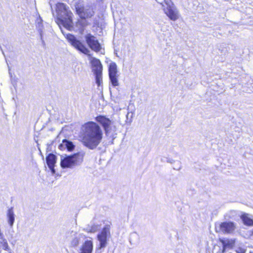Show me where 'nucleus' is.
<instances>
[{
    "label": "nucleus",
    "instance_id": "obj_22",
    "mask_svg": "<svg viewBox=\"0 0 253 253\" xmlns=\"http://www.w3.org/2000/svg\"><path fill=\"white\" fill-rule=\"evenodd\" d=\"M36 28L39 31L40 35L43 34V26L42 25V20L40 17L36 20Z\"/></svg>",
    "mask_w": 253,
    "mask_h": 253
},
{
    "label": "nucleus",
    "instance_id": "obj_17",
    "mask_svg": "<svg viewBox=\"0 0 253 253\" xmlns=\"http://www.w3.org/2000/svg\"><path fill=\"white\" fill-rule=\"evenodd\" d=\"M116 127L115 126L113 125V124H111L108 127H107L106 129H105V132L106 135L112 138V140H114L116 137Z\"/></svg>",
    "mask_w": 253,
    "mask_h": 253
},
{
    "label": "nucleus",
    "instance_id": "obj_6",
    "mask_svg": "<svg viewBox=\"0 0 253 253\" xmlns=\"http://www.w3.org/2000/svg\"><path fill=\"white\" fill-rule=\"evenodd\" d=\"M66 38L71 44L76 49L86 55H89V49L87 48L79 40H77L74 35L70 34H67Z\"/></svg>",
    "mask_w": 253,
    "mask_h": 253
},
{
    "label": "nucleus",
    "instance_id": "obj_10",
    "mask_svg": "<svg viewBox=\"0 0 253 253\" xmlns=\"http://www.w3.org/2000/svg\"><path fill=\"white\" fill-rule=\"evenodd\" d=\"M236 229L234 223L232 222H224L220 224V229L224 233H232Z\"/></svg>",
    "mask_w": 253,
    "mask_h": 253
},
{
    "label": "nucleus",
    "instance_id": "obj_11",
    "mask_svg": "<svg viewBox=\"0 0 253 253\" xmlns=\"http://www.w3.org/2000/svg\"><path fill=\"white\" fill-rule=\"evenodd\" d=\"M83 236L81 234L72 231L68 233L67 237H73L71 241V246L72 247H76L79 244L80 241Z\"/></svg>",
    "mask_w": 253,
    "mask_h": 253
},
{
    "label": "nucleus",
    "instance_id": "obj_7",
    "mask_svg": "<svg viewBox=\"0 0 253 253\" xmlns=\"http://www.w3.org/2000/svg\"><path fill=\"white\" fill-rule=\"evenodd\" d=\"M117 66L115 62H111L109 67V76L110 80L114 86L119 85L117 79Z\"/></svg>",
    "mask_w": 253,
    "mask_h": 253
},
{
    "label": "nucleus",
    "instance_id": "obj_8",
    "mask_svg": "<svg viewBox=\"0 0 253 253\" xmlns=\"http://www.w3.org/2000/svg\"><path fill=\"white\" fill-rule=\"evenodd\" d=\"M86 42L89 47L93 50L98 52L101 49V45L96 38L88 34L85 36Z\"/></svg>",
    "mask_w": 253,
    "mask_h": 253
},
{
    "label": "nucleus",
    "instance_id": "obj_5",
    "mask_svg": "<svg viewBox=\"0 0 253 253\" xmlns=\"http://www.w3.org/2000/svg\"><path fill=\"white\" fill-rule=\"evenodd\" d=\"M165 2L167 5L164 7L163 10L166 15L172 21L177 20L180 16L179 11L173 2L170 0H165Z\"/></svg>",
    "mask_w": 253,
    "mask_h": 253
},
{
    "label": "nucleus",
    "instance_id": "obj_26",
    "mask_svg": "<svg viewBox=\"0 0 253 253\" xmlns=\"http://www.w3.org/2000/svg\"><path fill=\"white\" fill-rule=\"evenodd\" d=\"M40 35L41 40L42 42V46H43V47H45L46 44H45V42L44 41L43 39V34Z\"/></svg>",
    "mask_w": 253,
    "mask_h": 253
},
{
    "label": "nucleus",
    "instance_id": "obj_4",
    "mask_svg": "<svg viewBox=\"0 0 253 253\" xmlns=\"http://www.w3.org/2000/svg\"><path fill=\"white\" fill-rule=\"evenodd\" d=\"M110 225H106L101 232L97 235V239L99 242V247L97 248L95 253H101V249L106 247L107 244V237L110 235Z\"/></svg>",
    "mask_w": 253,
    "mask_h": 253
},
{
    "label": "nucleus",
    "instance_id": "obj_19",
    "mask_svg": "<svg viewBox=\"0 0 253 253\" xmlns=\"http://www.w3.org/2000/svg\"><path fill=\"white\" fill-rule=\"evenodd\" d=\"M7 222L9 225L12 227L15 221V214L13 210V208L9 209L7 212Z\"/></svg>",
    "mask_w": 253,
    "mask_h": 253
},
{
    "label": "nucleus",
    "instance_id": "obj_24",
    "mask_svg": "<svg viewBox=\"0 0 253 253\" xmlns=\"http://www.w3.org/2000/svg\"><path fill=\"white\" fill-rule=\"evenodd\" d=\"M102 75H95L96 83L97 84L98 86H99L102 82Z\"/></svg>",
    "mask_w": 253,
    "mask_h": 253
},
{
    "label": "nucleus",
    "instance_id": "obj_16",
    "mask_svg": "<svg viewBox=\"0 0 253 253\" xmlns=\"http://www.w3.org/2000/svg\"><path fill=\"white\" fill-rule=\"evenodd\" d=\"M95 120L102 125L104 130L113 123L109 119L104 116H98L96 117Z\"/></svg>",
    "mask_w": 253,
    "mask_h": 253
},
{
    "label": "nucleus",
    "instance_id": "obj_3",
    "mask_svg": "<svg viewBox=\"0 0 253 253\" xmlns=\"http://www.w3.org/2000/svg\"><path fill=\"white\" fill-rule=\"evenodd\" d=\"M84 153L78 152L71 155L60 156V166L62 169H73L80 166L83 162Z\"/></svg>",
    "mask_w": 253,
    "mask_h": 253
},
{
    "label": "nucleus",
    "instance_id": "obj_9",
    "mask_svg": "<svg viewBox=\"0 0 253 253\" xmlns=\"http://www.w3.org/2000/svg\"><path fill=\"white\" fill-rule=\"evenodd\" d=\"M76 12L81 18H84L85 19L86 18L92 17L94 14V12L90 8H86L82 6L79 4L75 6Z\"/></svg>",
    "mask_w": 253,
    "mask_h": 253
},
{
    "label": "nucleus",
    "instance_id": "obj_18",
    "mask_svg": "<svg viewBox=\"0 0 253 253\" xmlns=\"http://www.w3.org/2000/svg\"><path fill=\"white\" fill-rule=\"evenodd\" d=\"M87 25L86 20L84 18H81V19L78 20L76 22L75 27H74L73 23L72 22V26L73 27L72 30L83 31L84 27ZM71 31H72V30Z\"/></svg>",
    "mask_w": 253,
    "mask_h": 253
},
{
    "label": "nucleus",
    "instance_id": "obj_2",
    "mask_svg": "<svg viewBox=\"0 0 253 253\" xmlns=\"http://www.w3.org/2000/svg\"><path fill=\"white\" fill-rule=\"evenodd\" d=\"M56 11L57 20L60 24L69 30H72V13L68 9L66 5L63 3H58L56 4Z\"/></svg>",
    "mask_w": 253,
    "mask_h": 253
},
{
    "label": "nucleus",
    "instance_id": "obj_25",
    "mask_svg": "<svg viewBox=\"0 0 253 253\" xmlns=\"http://www.w3.org/2000/svg\"><path fill=\"white\" fill-rule=\"evenodd\" d=\"M86 230L88 232L94 233L98 230V226L97 225H94L92 226L90 228H87Z\"/></svg>",
    "mask_w": 253,
    "mask_h": 253
},
{
    "label": "nucleus",
    "instance_id": "obj_12",
    "mask_svg": "<svg viewBox=\"0 0 253 253\" xmlns=\"http://www.w3.org/2000/svg\"><path fill=\"white\" fill-rule=\"evenodd\" d=\"M56 156L52 153L49 154L46 157L47 165L52 174H54L55 173L54 167L56 163Z\"/></svg>",
    "mask_w": 253,
    "mask_h": 253
},
{
    "label": "nucleus",
    "instance_id": "obj_23",
    "mask_svg": "<svg viewBox=\"0 0 253 253\" xmlns=\"http://www.w3.org/2000/svg\"><path fill=\"white\" fill-rule=\"evenodd\" d=\"M0 246L3 250H4L5 251H8L9 250L8 244L5 240H3L2 242H0Z\"/></svg>",
    "mask_w": 253,
    "mask_h": 253
},
{
    "label": "nucleus",
    "instance_id": "obj_27",
    "mask_svg": "<svg viewBox=\"0 0 253 253\" xmlns=\"http://www.w3.org/2000/svg\"><path fill=\"white\" fill-rule=\"evenodd\" d=\"M236 252L237 253H245V250L242 248H238Z\"/></svg>",
    "mask_w": 253,
    "mask_h": 253
},
{
    "label": "nucleus",
    "instance_id": "obj_28",
    "mask_svg": "<svg viewBox=\"0 0 253 253\" xmlns=\"http://www.w3.org/2000/svg\"><path fill=\"white\" fill-rule=\"evenodd\" d=\"M251 237L253 238V229L252 233L251 234Z\"/></svg>",
    "mask_w": 253,
    "mask_h": 253
},
{
    "label": "nucleus",
    "instance_id": "obj_1",
    "mask_svg": "<svg viewBox=\"0 0 253 253\" xmlns=\"http://www.w3.org/2000/svg\"><path fill=\"white\" fill-rule=\"evenodd\" d=\"M83 127V143L90 149H95L102 139L103 133L100 127L94 122H89L85 123Z\"/></svg>",
    "mask_w": 253,
    "mask_h": 253
},
{
    "label": "nucleus",
    "instance_id": "obj_15",
    "mask_svg": "<svg viewBox=\"0 0 253 253\" xmlns=\"http://www.w3.org/2000/svg\"><path fill=\"white\" fill-rule=\"evenodd\" d=\"M58 148L61 150L66 149L68 151H72L74 149L75 145L72 141L67 139H63L62 143L59 145Z\"/></svg>",
    "mask_w": 253,
    "mask_h": 253
},
{
    "label": "nucleus",
    "instance_id": "obj_13",
    "mask_svg": "<svg viewBox=\"0 0 253 253\" xmlns=\"http://www.w3.org/2000/svg\"><path fill=\"white\" fill-rule=\"evenodd\" d=\"M91 63L93 67V71L96 75H102V65L100 60L94 57L91 59Z\"/></svg>",
    "mask_w": 253,
    "mask_h": 253
},
{
    "label": "nucleus",
    "instance_id": "obj_14",
    "mask_svg": "<svg viewBox=\"0 0 253 253\" xmlns=\"http://www.w3.org/2000/svg\"><path fill=\"white\" fill-rule=\"evenodd\" d=\"M93 250V242L91 240H87L81 246L79 253H92Z\"/></svg>",
    "mask_w": 253,
    "mask_h": 253
},
{
    "label": "nucleus",
    "instance_id": "obj_21",
    "mask_svg": "<svg viewBox=\"0 0 253 253\" xmlns=\"http://www.w3.org/2000/svg\"><path fill=\"white\" fill-rule=\"evenodd\" d=\"M221 242L222 244L223 248L231 249L235 245V239H231L222 240H221Z\"/></svg>",
    "mask_w": 253,
    "mask_h": 253
},
{
    "label": "nucleus",
    "instance_id": "obj_20",
    "mask_svg": "<svg viewBox=\"0 0 253 253\" xmlns=\"http://www.w3.org/2000/svg\"><path fill=\"white\" fill-rule=\"evenodd\" d=\"M244 224L246 225L252 226H253V219L251 215L248 213H244L241 216Z\"/></svg>",
    "mask_w": 253,
    "mask_h": 253
}]
</instances>
